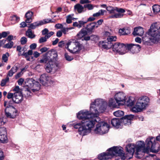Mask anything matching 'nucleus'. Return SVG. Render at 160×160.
<instances>
[{
  "mask_svg": "<svg viewBox=\"0 0 160 160\" xmlns=\"http://www.w3.org/2000/svg\"><path fill=\"white\" fill-rule=\"evenodd\" d=\"M107 103L102 99L98 98L91 104L89 112L83 110L79 112L77 117L82 120L81 122L73 124V127L78 129L79 134L83 136L89 133L95 124L100 120L98 117L99 113L106 109Z\"/></svg>",
  "mask_w": 160,
  "mask_h": 160,
  "instance_id": "obj_1",
  "label": "nucleus"
},
{
  "mask_svg": "<svg viewBox=\"0 0 160 160\" xmlns=\"http://www.w3.org/2000/svg\"><path fill=\"white\" fill-rule=\"evenodd\" d=\"M160 26L157 24H152L147 35L142 38L144 43L151 45V42L155 43L160 40Z\"/></svg>",
  "mask_w": 160,
  "mask_h": 160,
  "instance_id": "obj_2",
  "label": "nucleus"
},
{
  "mask_svg": "<svg viewBox=\"0 0 160 160\" xmlns=\"http://www.w3.org/2000/svg\"><path fill=\"white\" fill-rule=\"evenodd\" d=\"M123 151L121 147L114 146L109 148L107 152H103L99 154L98 156L99 160H106L111 158L113 156H122V159H125Z\"/></svg>",
  "mask_w": 160,
  "mask_h": 160,
  "instance_id": "obj_3",
  "label": "nucleus"
},
{
  "mask_svg": "<svg viewBox=\"0 0 160 160\" xmlns=\"http://www.w3.org/2000/svg\"><path fill=\"white\" fill-rule=\"evenodd\" d=\"M149 98L146 96L139 98L135 105L132 108V110L135 112H140L146 109L149 105Z\"/></svg>",
  "mask_w": 160,
  "mask_h": 160,
  "instance_id": "obj_4",
  "label": "nucleus"
},
{
  "mask_svg": "<svg viewBox=\"0 0 160 160\" xmlns=\"http://www.w3.org/2000/svg\"><path fill=\"white\" fill-rule=\"evenodd\" d=\"M156 139L154 137H150L147 139L145 141V147L146 150L145 151L146 153H148L150 151L154 153L158 152V149H156Z\"/></svg>",
  "mask_w": 160,
  "mask_h": 160,
  "instance_id": "obj_5",
  "label": "nucleus"
},
{
  "mask_svg": "<svg viewBox=\"0 0 160 160\" xmlns=\"http://www.w3.org/2000/svg\"><path fill=\"white\" fill-rule=\"evenodd\" d=\"M109 128V125L107 123L101 122L96 125V127L94 130V132L96 134L102 135L108 132Z\"/></svg>",
  "mask_w": 160,
  "mask_h": 160,
  "instance_id": "obj_6",
  "label": "nucleus"
},
{
  "mask_svg": "<svg viewBox=\"0 0 160 160\" xmlns=\"http://www.w3.org/2000/svg\"><path fill=\"white\" fill-rule=\"evenodd\" d=\"M136 152H135L136 157L138 158H141L143 155V153H146L145 150L146 148L145 144L143 142L139 141L135 147Z\"/></svg>",
  "mask_w": 160,
  "mask_h": 160,
  "instance_id": "obj_7",
  "label": "nucleus"
},
{
  "mask_svg": "<svg viewBox=\"0 0 160 160\" xmlns=\"http://www.w3.org/2000/svg\"><path fill=\"white\" fill-rule=\"evenodd\" d=\"M10 102L8 103V106L5 109L6 116L8 118H14L17 114V110L13 106L10 105Z\"/></svg>",
  "mask_w": 160,
  "mask_h": 160,
  "instance_id": "obj_8",
  "label": "nucleus"
},
{
  "mask_svg": "<svg viewBox=\"0 0 160 160\" xmlns=\"http://www.w3.org/2000/svg\"><path fill=\"white\" fill-rule=\"evenodd\" d=\"M68 50L72 53H75L79 51L81 48L80 43L78 41L68 42Z\"/></svg>",
  "mask_w": 160,
  "mask_h": 160,
  "instance_id": "obj_9",
  "label": "nucleus"
},
{
  "mask_svg": "<svg viewBox=\"0 0 160 160\" xmlns=\"http://www.w3.org/2000/svg\"><path fill=\"white\" fill-rule=\"evenodd\" d=\"M114 98L118 105L125 104L126 98L123 92H119L117 93L115 95Z\"/></svg>",
  "mask_w": 160,
  "mask_h": 160,
  "instance_id": "obj_10",
  "label": "nucleus"
},
{
  "mask_svg": "<svg viewBox=\"0 0 160 160\" xmlns=\"http://www.w3.org/2000/svg\"><path fill=\"white\" fill-rule=\"evenodd\" d=\"M129 52L133 54L138 52L140 50L141 47L138 44H129L128 47Z\"/></svg>",
  "mask_w": 160,
  "mask_h": 160,
  "instance_id": "obj_11",
  "label": "nucleus"
},
{
  "mask_svg": "<svg viewBox=\"0 0 160 160\" xmlns=\"http://www.w3.org/2000/svg\"><path fill=\"white\" fill-rule=\"evenodd\" d=\"M39 80L42 85L46 86L49 85L51 81L50 78L46 74L42 75L40 78Z\"/></svg>",
  "mask_w": 160,
  "mask_h": 160,
  "instance_id": "obj_12",
  "label": "nucleus"
},
{
  "mask_svg": "<svg viewBox=\"0 0 160 160\" xmlns=\"http://www.w3.org/2000/svg\"><path fill=\"white\" fill-rule=\"evenodd\" d=\"M8 142L6 128L4 127L1 128V143H7Z\"/></svg>",
  "mask_w": 160,
  "mask_h": 160,
  "instance_id": "obj_13",
  "label": "nucleus"
},
{
  "mask_svg": "<svg viewBox=\"0 0 160 160\" xmlns=\"http://www.w3.org/2000/svg\"><path fill=\"white\" fill-rule=\"evenodd\" d=\"M22 100V94L21 92H15L14 94L13 102L18 103Z\"/></svg>",
  "mask_w": 160,
  "mask_h": 160,
  "instance_id": "obj_14",
  "label": "nucleus"
},
{
  "mask_svg": "<svg viewBox=\"0 0 160 160\" xmlns=\"http://www.w3.org/2000/svg\"><path fill=\"white\" fill-rule=\"evenodd\" d=\"M106 10L110 13H115L116 12L121 13H124L125 12V10L123 9L111 6L107 7L106 8Z\"/></svg>",
  "mask_w": 160,
  "mask_h": 160,
  "instance_id": "obj_15",
  "label": "nucleus"
},
{
  "mask_svg": "<svg viewBox=\"0 0 160 160\" xmlns=\"http://www.w3.org/2000/svg\"><path fill=\"white\" fill-rule=\"evenodd\" d=\"M113 43L108 42L107 40L104 41H101L99 43L100 47L105 49H109L112 47Z\"/></svg>",
  "mask_w": 160,
  "mask_h": 160,
  "instance_id": "obj_16",
  "label": "nucleus"
},
{
  "mask_svg": "<svg viewBox=\"0 0 160 160\" xmlns=\"http://www.w3.org/2000/svg\"><path fill=\"white\" fill-rule=\"evenodd\" d=\"M57 66L54 62L49 61L46 68V70L48 72H50L53 70H55Z\"/></svg>",
  "mask_w": 160,
  "mask_h": 160,
  "instance_id": "obj_17",
  "label": "nucleus"
},
{
  "mask_svg": "<svg viewBox=\"0 0 160 160\" xmlns=\"http://www.w3.org/2000/svg\"><path fill=\"white\" fill-rule=\"evenodd\" d=\"M129 46V44H124L122 43L121 46H120L121 48L119 51V54L120 55H123L129 52V50L128 48Z\"/></svg>",
  "mask_w": 160,
  "mask_h": 160,
  "instance_id": "obj_18",
  "label": "nucleus"
},
{
  "mask_svg": "<svg viewBox=\"0 0 160 160\" xmlns=\"http://www.w3.org/2000/svg\"><path fill=\"white\" fill-rule=\"evenodd\" d=\"M122 120L118 118H113L111 120V123L113 127L116 128H119L121 125Z\"/></svg>",
  "mask_w": 160,
  "mask_h": 160,
  "instance_id": "obj_19",
  "label": "nucleus"
},
{
  "mask_svg": "<svg viewBox=\"0 0 160 160\" xmlns=\"http://www.w3.org/2000/svg\"><path fill=\"white\" fill-rule=\"evenodd\" d=\"M50 52L49 55H50L49 58L50 61L54 62L56 61L58 58V53L57 51L54 50H51Z\"/></svg>",
  "mask_w": 160,
  "mask_h": 160,
  "instance_id": "obj_20",
  "label": "nucleus"
},
{
  "mask_svg": "<svg viewBox=\"0 0 160 160\" xmlns=\"http://www.w3.org/2000/svg\"><path fill=\"white\" fill-rule=\"evenodd\" d=\"M144 33L143 28L140 27H136L134 28V31L132 33L134 36H142Z\"/></svg>",
  "mask_w": 160,
  "mask_h": 160,
  "instance_id": "obj_21",
  "label": "nucleus"
},
{
  "mask_svg": "<svg viewBox=\"0 0 160 160\" xmlns=\"http://www.w3.org/2000/svg\"><path fill=\"white\" fill-rule=\"evenodd\" d=\"M74 11L76 12L81 13L84 12V6H83L79 3L77 4L74 6Z\"/></svg>",
  "mask_w": 160,
  "mask_h": 160,
  "instance_id": "obj_22",
  "label": "nucleus"
},
{
  "mask_svg": "<svg viewBox=\"0 0 160 160\" xmlns=\"http://www.w3.org/2000/svg\"><path fill=\"white\" fill-rule=\"evenodd\" d=\"M98 27V26L96 25V24L93 22L88 24L86 27V29L88 32H92L93 30L95 28H97Z\"/></svg>",
  "mask_w": 160,
  "mask_h": 160,
  "instance_id": "obj_23",
  "label": "nucleus"
},
{
  "mask_svg": "<svg viewBox=\"0 0 160 160\" xmlns=\"http://www.w3.org/2000/svg\"><path fill=\"white\" fill-rule=\"evenodd\" d=\"M41 85L38 82L33 80L32 85V88L31 90L33 92H35L38 91L40 88Z\"/></svg>",
  "mask_w": 160,
  "mask_h": 160,
  "instance_id": "obj_24",
  "label": "nucleus"
},
{
  "mask_svg": "<svg viewBox=\"0 0 160 160\" xmlns=\"http://www.w3.org/2000/svg\"><path fill=\"white\" fill-rule=\"evenodd\" d=\"M122 43L120 42H116L114 43V44H113L112 47V51L114 52H116L119 54V51L120 50L121 46Z\"/></svg>",
  "mask_w": 160,
  "mask_h": 160,
  "instance_id": "obj_25",
  "label": "nucleus"
},
{
  "mask_svg": "<svg viewBox=\"0 0 160 160\" xmlns=\"http://www.w3.org/2000/svg\"><path fill=\"white\" fill-rule=\"evenodd\" d=\"M135 147L134 144H129L126 147L127 152L131 154H133L135 152Z\"/></svg>",
  "mask_w": 160,
  "mask_h": 160,
  "instance_id": "obj_26",
  "label": "nucleus"
},
{
  "mask_svg": "<svg viewBox=\"0 0 160 160\" xmlns=\"http://www.w3.org/2000/svg\"><path fill=\"white\" fill-rule=\"evenodd\" d=\"M33 15L32 12L28 11L25 14V17L26 18V19L25 22L27 23H30L32 22V16Z\"/></svg>",
  "mask_w": 160,
  "mask_h": 160,
  "instance_id": "obj_27",
  "label": "nucleus"
},
{
  "mask_svg": "<svg viewBox=\"0 0 160 160\" xmlns=\"http://www.w3.org/2000/svg\"><path fill=\"white\" fill-rule=\"evenodd\" d=\"M26 35L29 38L32 39L34 38L36 35L34 34V32L32 31L31 29L28 28L26 31Z\"/></svg>",
  "mask_w": 160,
  "mask_h": 160,
  "instance_id": "obj_28",
  "label": "nucleus"
},
{
  "mask_svg": "<svg viewBox=\"0 0 160 160\" xmlns=\"http://www.w3.org/2000/svg\"><path fill=\"white\" fill-rule=\"evenodd\" d=\"M42 24V23L40 22V21H38L30 24L28 27V28L31 29V30L34 29L38 27L41 26Z\"/></svg>",
  "mask_w": 160,
  "mask_h": 160,
  "instance_id": "obj_29",
  "label": "nucleus"
},
{
  "mask_svg": "<svg viewBox=\"0 0 160 160\" xmlns=\"http://www.w3.org/2000/svg\"><path fill=\"white\" fill-rule=\"evenodd\" d=\"M18 69V67L16 66H13L11 69L8 72L7 77H11L12 76L13 74L17 72Z\"/></svg>",
  "mask_w": 160,
  "mask_h": 160,
  "instance_id": "obj_30",
  "label": "nucleus"
},
{
  "mask_svg": "<svg viewBox=\"0 0 160 160\" xmlns=\"http://www.w3.org/2000/svg\"><path fill=\"white\" fill-rule=\"evenodd\" d=\"M50 53V52H48L47 53H46L43 56L42 59L40 60V62L41 63H46L47 62L50 60L49 56H48L49 54Z\"/></svg>",
  "mask_w": 160,
  "mask_h": 160,
  "instance_id": "obj_31",
  "label": "nucleus"
},
{
  "mask_svg": "<svg viewBox=\"0 0 160 160\" xmlns=\"http://www.w3.org/2000/svg\"><path fill=\"white\" fill-rule=\"evenodd\" d=\"M33 79L32 78H30L27 79L24 84L25 87H27L29 89H31L32 88V85L33 81Z\"/></svg>",
  "mask_w": 160,
  "mask_h": 160,
  "instance_id": "obj_32",
  "label": "nucleus"
},
{
  "mask_svg": "<svg viewBox=\"0 0 160 160\" xmlns=\"http://www.w3.org/2000/svg\"><path fill=\"white\" fill-rule=\"evenodd\" d=\"M135 102L134 98L132 97H130L127 101H126L125 104H127L128 106H132L134 105Z\"/></svg>",
  "mask_w": 160,
  "mask_h": 160,
  "instance_id": "obj_33",
  "label": "nucleus"
},
{
  "mask_svg": "<svg viewBox=\"0 0 160 160\" xmlns=\"http://www.w3.org/2000/svg\"><path fill=\"white\" fill-rule=\"evenodd\" d=\"M68 42H67L66 41H61L58 43V46L60 48H65L67 49L68 48Z\"/></svg>",
  "mask_w": 160,
  "mask_h": 160,
  "instance_id": "obj_34",
  "label": "nucleus"
},
{
  "mask_svg": "<svg viewBox=\"0 0 160 160\" xmlns=\"http://www.w3.org/2000/svg\"><path fill=\"white\" fill-rule=\"evenodd\" d=\"M117 103L113 99H110L109 102V106L110 107L113 108L118 107V106L117 105Z\"/></svg>",
  "mask_w": 160,
  "mask_h": 160,
  "instance_id": "obj_35",
  "label": "nucleus"
},
{
  "mask_svg": "<svg viewBox=\"0 0 160 160\" xmlns=\"http://www.w3.org/2000/svg\"><path fill=\"white\" fill-rule=\"evenodd\" d=\"M121 120H122L121 123H122L125 125H128L131 124V122L130 120L124 117L121 118Z\"/></svg>",
  "mask_w": 160,
  "mask_h": 160,
  "instance_id": "obj_36",
  "label": "nucleus"
},
{
  "mask_svg": "<svg viewBox=\"0 0 160 160\" xmlns=\"http://www.w3.org/2000/svg\"><path fill=\"white\" fill-rule=\"evenodd\" d=\"M105 12H106L105 10L101 9L99 10L98 12L94 13L93 14V16L94 17H97L101 15H104Z\"/></svg>",
  "mask_w": 160,
  "mask_h": 160,
  "instance_id": "obj_37",
  "label": "nucleus"
},
{
  "mask_svg": "<svg viewBox=\"0 0 160 160\" xmlns=\"http://www.w3.org/2000/svg\"><path fill=\"white\" fill-rule=\"evenodd\" d=\"M74 16L73 14H69L66 17V22L67 23L69 24L72 22V20L73 19V17Z\"/></svg>",
  "mask_w": 160,
  "mask_h": 160,
  "instance_id": "obj_38",
  "label": "nucleus"
},
{
  "mask_svg": "<svg viewBox=\"0 0 160 160\" xmlns=\"http://www.w3.org/2000/svg\"><path fill=\"white\" fill-rule=\"evenodd\" d=\"M9 56V54L7 52L5 54H3L2 55V62L7 63L8 60V58Z\"/></svg>",
  "mask_w": 160,
  "mask_h": 160,
  "instance_id": "obj_39",
  "label": "nucleus"
},
{
  "mask_svg": "<svg viewBox=\"0 0 160 160\" xmlns=\"http://www.w3.org/2000/svg\"><path fill=\"white\" fill-rule=\"evenodd\" d=\"M124 114V112L121 110H118L113 112L114 115L117 117H120Z\"/></svg>",
  "mask_w": 160,
  "mask_h": 160,
  "instance_id": "obj_40",
  "label": "nucleus"
},
{
  "mask_svg": "<svg viewBox=\"0 0 160 160\" xmlns=\"http://www.w3.org/2000/svg\"><path fill=\"white\" fill-rule=\"evenodd\" d=\"M14 45V43L12 41H9L8 43L5 44L3 48H11Z\"/></svg>",
  "mask_w": 160,
  "mask_h": 160,
  "instance_id": "obj_41",
  "label": "nucleus"
},
{
  "mask_svg": "<svg viewBox=\"0 0 160 160\" xmlns=\"http://www.w3.org/2000/svg\"><path fill=\"white\" fill-rule=\"evenodd\" d=\"M40 22L42 23L41 25L46 23H49V22H55V20L52 21L51 19H45L43 20L40 21Z\"/></svg>",
  "mask_w": 160,
  "mask_h": 160,
  "instance_id": "obj_42",
  "label": "nucleus"
},
{
  "mask_svg": "<svg viewBox=\"0 0 160 160\" xmlns=\"http://www.w3.org/2000/svg\"><path fill=\"white\" fill-rule=\"evenodd\" d=\"M152 10L154 12H160V6L157 5H154L152 6Z\"/></svg>",
  "mask_w": 160,
  "mask_h": 160,
  "instance_id": "obj_43",
  "label": "nucleus"
},
{
  "mask_svg": "<svg viewBox=\"0 0 160 160\" xmlns=\"http://www.w3.org/2000/svg\"><path fill=\"white\" fill-rule=\"evenodd\" d=\"M10 20L14 22H18L19 19L20 18L16 15H13L10 17Z\"/></svg>",
  "mask_w": 160,
  "mask_h": 160,
  "instance_id": "obj_44",
  "label": "nucleus"
},
{
  "mask_svg": "<svg viewBox=\"0 0 160 160\" xmlns=\"http://www.w3.org/2000/svg\"><path fill=\"white\" fill-rule=\"evenodd\" d=\"M116 13L110 16V18H121L123 16V14H121L119 13Z\"/></svg>",
  "mask_w": 160,
  "mask_h": 160,
  "instance_id": "obj_45",
  "label": "nucleus"
},
{
  "mask_svg": "<svg viewBox=\"0 0 160 160\" xmlns=\"http://www.w3.org/2000/svg\"><path fill=\"white\" fill-rule=\"evenodd\" d=\"M117 39V37L115 36H110L108 37L107 38V40L108 41L112 42L116 41Z\"/></svg>",
  "mask_w": 160,
  "mask_h": 160,
  "instance_id": "obj_46",
  "label": "nucleus"
},
{
  "mask_svg": "<svg viewBox=\"0 0 160 160\" xmlns=\"http://www.w3.org/2000/svg\"><path fill=\"white\" fill-rule=\"evenodd\" d=\"M73 28V27L68 28H65L64 27L61 30L62 33H63L64 34H66L69 30H70Z\"/></svg>",
  "mask_w": 160,
  "mask_h": 160,
  "instance_id": "obj_47",
  "label": "nucleus"
},
{
  "mask_svg": "<svg viewBox=\"0 0 160 160\" xmlns=\"http://www.w3.org/2000/svg\"><path fill=\"white\" fill-rule=\"evenodd\" d=\"M64 56L66 59L68 61H71L73 59L72 57L69 55L67 53L65 54Z\"/></svg>",
  "mask_w": 160,
  "mask_h": 160,
  "instance_id": "obj_48",
  "label": "nucleus"
},
{
  "mask_svg": "<svg viewBox=\"0 0 160 160\" xmlns=\"http://www.w3.org/2000/svg\"><path fill=\"white\" fill-rule=\"evenodd\" d=\"M27 42V39L25 37H23L21 38L20 39L21 43L22 45H24Z\"/></svg>",
  "mask_w": 160,
  "mask_h": 160,
  "instance_id": "obj_49",
  "label": "nucleus"
},
{
  "mask_svg": "<svg viewBox=\"0 0 160 160\" xmlns=\"http://www.w3.org/2000/svg\"><path fill=\"white\" fill-rule=\"evenodd\" d=\"M9 80V78L8 77H7L5 79H2V80L1 82V86H4L6 83L8 82Z\"/></svg>",
  "mask_w": 160,
  "mask_h": 160,
  "instance_id": "obj_50",
  "label": "nucleus"
},
{
  "mask_svg": "<svg viewBox=\"0 0 160 160\" xmlns=\"http://www.w3.org/2000/svg\"><path fill=\"white\" fill-rule=\"evenodd\" d=\"M86 29L85 28H83L79 32V34H82V36H85L87 34L88 31L87 30L86 31Z\"/></svg>",
  "mask_w": 160,
  "mask_h": 160,
  "instance_id": "obj_51",
  "label": "nucleus"
},
{
  "mask_svg": "<svg viewBox=\"0 0 160 160\" xmlns=\"http://www.w3.org/2000/svg\"><path fill=\"white\" fill-rule=\"evenodd\" d=\"M10 34L9 32H3L1 33V38H5L8 35Z\"/></svg>",
  "mask_w": 160,
  "mask_h": 160,
  "instance_id": "obj_52",
  "label": "nucleus"
},
{
  "mask_svg": "<svg viewBox=\"0 0 160 160\" xmlns=\"http://www.w3.org/2000/svg\"><path fill=\"white\" fill-rule=\"evenodd\" d=\"M47 40L45 37H41L39 40H38V42L39 43H42L43 42H45L47 41Z\"/></svg>",
  "mask_w": 160,
  "mask_h": 160,
  "instance_id": "obj_53",
  "label": "nucleus"
},
{
  "mask_svg": "<svg viewBox=\"0 0 160 160\" xmlns=\"http://www.w3.org/2000/svg\"><path fill=\"white\" fill-rule=\"evenodd\" d=\"M24 50V49H22V48L21 46H18L17 47V50L18 51L19 53H18V55L20 56L22 55V54H21L22 51H23Z\"/></svg>",
  "mask_w": 160,
  "mask_h": 160,
  "instance_id": "obj_54",
  "label": "nucleus"
},
{
  "mask_svg": "<svg viewBox=\"0 0 160 160\" xmlns=\"http://www.w3.org/2000/svg\"><path fill=\"white\" fill-rule=\"evenodd\" d=\"M84 8H87L88 10H90L92 9L93 7L91 4H87L84 5Z\"/></svg>",
  "mask_w": 160,
  "mask_h": 160,
  "instance_id": "obj_55",
  "label": "nucleus"
},
{
  "mask_svg": "<svg viewBox=\"0 0 160 160\" xmlns=\"http://www.w3.org/2000/svg\"><path fill=\"white\" fill-rule=\"evenodd\" d=\"M54 33L53 32L51 31L48 33L45 36V37L47 40L49 38L52 36Z\"/></svg>",
  "mask_w": 160,
  "mask_h": 160,
  "instance_id": "obj_56",
  "label": "nucleus"
},
{
  "mask_svg": "<svg viewBox=\"0 0 160 160\" xmlns=\"http://www.w3.org/2000/svg\"><path fill=\"white\" fill-rule=\"evenodd\" d=\"M91 39L94 41H96L98 40V37L97 35H92L90 36Z\"/></svg>",
  "mask_w": 160,
  "mask_h": 160,
  "instance_id": "obj_57",
  "label": "nucleus"
},
{
  "mask_svg": "<svg viewBox=\"0 0 160 160\" xmlns=\"http://www.w3.org/2000/svg\"><path fill=\"white\" fill-rule=\"evenodd\" d=\"M30 89H29L28 88H27L25 90L26 93H27V96L28 97L31 96L32 95V93L31 92Z\"/></svg>",
  "mask_w": 160,
  "mask_h": 160,
  "instance_id": "obj_58",
  "label": "nucleus"
},
{
  "mask_svg": "<svg viewBox=\"0 0 160 160\" xmlns=\"http://www.w3.org/2000/svg\"><path fill=\"white\" fill-rule=\"evenodd\" d=\"M87 22V21H79V28H81L83 25Z\"/></svg>",
  "mask_w": 160,
  "mask_h": 160,
  "instance_id": "obj_59",
  "label": "nucleus"
},
{
  "mask_svg": "<svg viewBox=\"0 0 160 160\" xmlns=\"http://www.w3.org/2000/svg\"><path fill=\"white\" fill-rule=\"evenodd\" d=\"M49 31L48 29L45 28L42 31V35L45 36L48 33Z\"/></svg>",
  "mask_w": 160,
  "mask_h": 160,
  "instance_id": "obj_60",
  "label": "nucleus"
},
{
  "mask_svg": "<svg viewBox=\"0 0 160 160\" xmlns=\"http://www.w3.org/2000/svg\"><path fill=\"white\" fill-rule=\"evenodd\" d=\"M124 117L130 120L131 122V120L133 118L134 116L133 115L130 114L126 115Z\"/></svg>",
  "mask_w": 160,
  "mask_h": 160,
  "instance_id": "obj_61",
  "label": "nucleus"
},
{
  "mask_svg": "<svg viewBox=\"0 0 160 160\" xmlns=\"http://www.w3.org/2000/svg\"><path fill=\"white\" fill-rule=\"evenodd\" d=\"M55 27L57 29H62L63 28V25L61 23H58L55 25Z\"/></svg>",
  "mask_w": 160,
  "mask_h": 160,
  "instance_id": "obj_62",
  "label": "nucleus"
},
{
  "mask_svg": "<svg viewBox=\"0 0 160 160\" xmlns=\"http://www.w3.org/2000/svg\"><path fill=\"white\" fill-rule=\"evenodd\" d=\"M14 97V94L12 93L9 92L8 93L7 97L8 99L12 98V102H13V98Z\"/></svg>",
  "mask_w": 160,
  "mask_h": 160,
  "instance_id": "obj_63",
  "label": "nucleus"
},
{
  "mask_svg": "<svg viewBox=\"0 0 160 160\" xmlns=\"http://www.w3.org/2000/svg\"><path fill=\"white\" fill-rule=\"evenodd\" d=\"M27 23L26 22H23L21 23L20 24V27L21 28H24L26 27L27 26V25L26 23Z\"/></svg>",
  "mask_w": 160,
  "mask_h": 160,
  "instance_id": "obj_64",
  "label": "nucleus"
}]
</instances>
